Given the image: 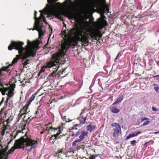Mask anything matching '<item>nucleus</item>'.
Wrapping results in <instances>:
<instances>
[{
  "instance_id": "9",
  "label": "nucleus",
  "mask_w": 159,
  "mask_h": 159,
  "mask_svg": "<svg viewBox=\"0 0 159 159\" xmlns=\"http://www.w3.org/2000/svg\"><path fill=\"white\" fill-rule=\"evenodd\" d=\"M70 135L72 137H76L80 135L79 130L77 128H74L70 131Z\"/></svg>"
},
{
  "instance_id": "6",
  "label": "nucleus",
  "mask_w": 159,
  "mask_h": 159,
  "mask_svg": "<svg viewBox=\"0 0 159 159\" xmlns=\"http://www.w3.org/2000/svg\"><path fill=\"white\" fill-rule=\"evenodd\" d=\"M111 126L113 127V135L114 138H117L119 136V134H121V131L120 125L116 123H112L111 125Z\"/></svg>"
},
{
  "instance_id": "35",
  "label": "nucleus",
  "mask_w": 159,
  "mask_h": 159,
  "mask_svg": "<svg viewBox=\"0 0 159 159\" xmlns=\"http://www.w3.org/2000/svg\"><path fill=\"white\" fill-rule=\"evenodd\" d=\"M142 133V132L141 131H139L137 133H136L135 134H134V136H136L138 135H139V134H141Z\"/></svg>"
},
{
  "instance_id": "28",
  "label": "nucleus",
  "mask_w": 159,
  "mask_h": 159,
  "mask_svg": "<svg viewBox=\"0 0 159 159\" xmlns=\"http://www.w3.org/2000/svg\"><path fill=\"white\" fill-rule=\"evenodd\" d=\"M154 85H156V86L154 87L155 90L158 93H159V87L157 85L155 84H154Z\"/></svg>"
},
{
  "instance_id": "37",
  "label": "nucleus",
  "mask_w": 159,
  "mask_h": 159,
  "mask_svg": "<svg viewBox=\"0 0 159 159\" xmlns=\"http://www.w3.org/2000/svg\"><path fill=\"white\" fill-rule=\"evenodd\" d=\"M149 120V118H144L141 119V122H142L145 120Z\"/></svg>"
},
{
  "instance_id": "13",
  "label": "nucleus",
  "mask_w": 159,
  "mask_h": 159,
  "mask_svg": "<svg viewBox=\"0 0 159 159\" xmlns=\"http://www.w3.org/2000/svg\"><path fill=\"white\" fill-rule=\"evenodd\" d=\"M30 105L26 104L21 109L20 111L22 112L25 115H26L30 112V110H28V107Z\"/></svg>"
},
{
  "instance_id": "34",
  "label": "nucleus",
  "mask_w": 159,
  "mask_h": 159,
  "mask_svg": "<svg viewBox=\"0 0 159 159\" xmlns=\"http://www.w3.org/2000/svg\"><path fill=\"white\" fill-rule=\"evenodd\" d=\"M142 133V132L141 131H139L137 133H136L135 134H134V136H136L138 135H139V134H141Z\"/></svg>"
},
{
  "instance_id": "36",
  "label": "nucleus",
  "mask_w": 159,
  "mask_h": 159,
  "mask_svg": "<svg viewBox=\"0 0 159 159\" xmlns=\"http://www.w3.org/2000/svg\"><path fill=\"white\" fill-rule=\"evenodd\" d=\"M48 2L49 3H51L52 2L56 1V0H47Z\"/></svg>"
},
{
  "instance_id": "26",
  "label": "nucleus",
  "mask_w": 159,
  "mask_h": 159,
  "mask_svg": "<svg viewBox=\"0 0 159 159\" xmlns=\"http://www.w3.org/2000/svg\"><path fill=\"white\" fill-rule=\"evenodd\" d=\"M134 137V134H133V133L130 134L129 135H128V136H127V137H126V139L128 140L130 138H131V137Z\"/></svg>"
},
{
  "instance_id": "29",
  "label": "nucleus",
  "mask_w": 159,
  "mask_h": 159,
  "mask_svg": "<svg viewBox=\"0 0 159 159\" xmlns=\"http://www.w3.org/2000/svg\"><path fill=\"white\" fill-rule=\"evenodd\" d=\"M33 119V117H32L31 118H30V117H28L27 119L26 120L25 122H26V123H29V122Z\"/></svg>"
},
{
  "instance_id": "41",
  "label": "nucleus",
  "mask_w": 159,
  "mask_h": 159,
  "mask_svg": "<svg viewBox=\"0 0 159 159\" xmlns=\"http://www.w3.org/2000/svg\"><path fill=\"white\" fill-rule=\"evenodd\" d=\"M30 61V60L29 59V60H27V61H25L24 63V64L25 65H27V64H28L29 63V62H28L29 61Z\"/></svg>"
},
{
  "instance_id": "2",
  "label": "nucleus",
  "mask_w": 159,
  "mask_h": 159,
  "mask_svg": "<svg viewBox=\"0 0 159 159\" xmlns=\"http://www.w3.org/2000/svg\"><path fill=\"white\" fill-rule=\"evenodd\" d=\"M71 43L68 40H65L62 42L61 49H59V52L53 55V60L48 62V67L50 69H52V72L49 75V77H55L57 74V70L60 64L61 65L64 64L63 58L64 57L65 53L67 49L71 45Z\"/></svg>"
},
{
  "instance_id": "38",
  "label": "nucleus",
  "mask_w": 159,
  "mask_h": 159,
  "mask_svg": "<svg viewBox=\"0 0 159 159\" xmlns=\"http://www.w3.org/2000/svg\"><path fill=\"white\" fill-rule=\"evenodd\" d=\"M85 110V108H84L83 109H82L81 110V112L80 114V115H82V114L84 113V111Z\"/></svg>"
},
{
  "instance_id": "10",
  "label": "nucleus",
  "mask_w": 159,
  "mask_h": 159,
  "mask_svg": "<svg viewBox=\"0 0 159 159\" xmlns=\"http://www.w3.org/2000/svg\"><path fill=\"white\" fill-rule=\"evenodd\" d=\"M79 134L80 135L79 136V138L82 141L85 137L87 136L88 132L83 130L80 132H79Z\"/></svg>"
},
{
  "instance_id": "55",
  "label": "nucleus",
  "mask_w": 159,
  "mask_h": 159,
  "mask_svg": "<svg viewBox=\"0 0 159 159\" xmlns=\"http://www.w3.org/2000/svg\"><path fill=\"white\" fill-rule=\"evenodd\" d=\"M51 30H52V28L51 29Z\"/></svg>"
},
{
  "instance_id": "21",
  "label": "nucleus",
  "mask_w": 159,
  "mask_h": 159,
  "mask_svg": "<svg viewBox=\"0 0 159 159\" xmlns=\"http://www.w3.org/2000/svg\"><path fill=\"white\" fill-rule=\"evenodd\" d=\"M8 90H9V91L8 92V93L7 95L9 97H12L14 95L13 90H11L10 88H9V89Z\"/></svg>"
},
{
  "instance_id": "5",
  "label": "nucleus",
  "mask_w": 159,
  "mask_h": 159,
  "mask_svg": "<svg viewBox=\"0 0 159 159\" xmlns=\"http://www.w3.org/2000/svg\"><path fill=\"white\" fill-rule=\"evenodd\" d=\"M70 33L78 40L82 42L86 43L88 41V36L83 30L78 26H75L70 30Z\"/></svg>"
},
{
  "instance_id": "39",
  "label": "nucleus",
  "mask_w": 159,
  "mask_h": 159,
  "mask_svg": "<svg viewBox=\"0 0 159 159\" xmlns=\"http://www.w3.org/2000/svg\"><path fill=\"white\" fill-rule=\"evenodd\" d=\"M152 110L154 111H157L158 110V109H157L156 108L154 107H152Z\"/></svg>"
},
{
  "instance_id": "12",
  "label": "nucleus",
  "mask_w": 159,
  "mask_h": 159,
  "mask_svg": "<svg viewBox=\"0 0 159 159\" xmlns=\"http://www.w3.org/2000/svg\"><path fill=\"white\" fill-rule=\"evenodd\" d=\"M87 130L90 132H92L96 128V126L94 123H90L87 126Z\"/></svg>"
},
{
  "instance_id": "32",
  "label": "nucleus",
  "mask_w": 159,
  "mask_h": 159,
  "mask_svg": "<svg viewBox=\"0 0 159 159\" xmlns=\"http://www.w3.org/2000/svg\"><path fill=\"white\" fill-rule=\"evenodd\" d=\"M136 141L135 140H133L131 141L130 142L132 146H134L135 145Z\"/></svg>"
},
{
  "instance_id": "44",
  "label": "nucleus",
  "mask_w": 159,
  "mask_h": 159,
  "mask_svg": "<svg viewBox=\"0 0 159 159\" xmlns=\"http://www.w3.org/2000/svg\"><path fill=\"white\" fill-rule=\"evenodd\" d=\"M23 116H23V121H25V120H25V117L26 116H25V115H23Z\"/></svg>"
},
{
  "instance_id": "3",
  "label": "nucleus",
  "mask_w": 159,
  "mask_h": 159,
  "mask_svg": "<svg viewBox=\"0 0 159 159\" xmlns=\"http://www.w3.org/2000/svg\"><path fill=\"white\" fill-rule=\"evenodd\" d=\"M40 16L38 18L36 17L37 12L36 11H34V18L35 20L34 27V29H33V30H37L39 33V38L40 39L42 38V36L44 35L45 32V27L42 25H40V22L42 21L43 22H46V18H45L44 15L48 14V11L47 10L44 9L42 11H40Z\"/></svg>"
},
{
  "instance_id": "53",
  "label": "nucleus",
  "mask_w": 159,
  "mask_h": 159,
  "mask_svg": "<svg viewBox=\"0 0 159 159\" xmlns=\"http://www.w3.org/2000/svg\"><path fill=\"white\" fill-rule=\"evenodd\" d=\"M156 79V80H158L159 79L157 78V79Z\"/></svg>"
},
{
  "instance_id": "50",
  "label": "nucleus",
  "mask_w": 159,
  "mask_h": 159,
  "mask_svg": "<svg viewBox=\"0 0 159 159\" xmlns=\"http://www.w3.org/2000/svg\"><path fill=\"white\" fill-rule=\"evenodd\" d=\"M148 142H146L143 145V146L145 145L146 144H147V143Z\"/></svg>"
},
{
  "instance_id": "15",
  "label": "nucleus",
  "mask_w": 159,
  "mask_h": 159,
  "mask_svg": "<svg viewBox=\"0 0 159 159\" xmlns=\"http://www.w3.org/2000/svg\"><path fill=\"white\" fill-rule=\"evenodd\" d=\"M124 98V95L122 94L119 96L117 99L116 101L114 102L112 105H115L117 103L120 102L123 100Z\"/></svg>"
},
{
  "instance_id": "52",
  "label": "nucleus",
  "mask_w": 159,
  "mask_h": 159,
  "mask_svg": "<svg viewBox=\"0 0 159 159\" xmlns=\"http://www.w3.org/2000/svg\"><path fill=\"white\" fill-rule=\"evenodd\" d=\"M2 111H3V109H2L1 111H0V114H1L2 113Z\"/></svg>"
},
{
  "instance_id": "18",
  "label": "nucleus",
  "mask_w": 159,
  "mask_h": 159,
  "mask_svg": "<svg viewBox=\"0 0 159 159\" xmlns=\"http://www.w3.org/2000/svg\"><path fill=\"white\" fill-rule=\"evenodd\" d=\"M7 148H5L0 152V156H1L2 158H3V157H6V155H7V154L5 153V152L7 151Z\"/></svg>"
},
{
  "instance_id": "23",
  "label": "nucleus",
  "mask_w": 159,
  "mask_h": 159,
  "mask_svg": "<svg viewBox=\"0 0 159 159\" xmlns=\"http://www.w3.org/2000/svg\"><path fill=\"white\" fill-rule=\"evenodd\" d=\"M48 62L47 63L46 65L44 66H43L41 68V70H40L42 72H44L45 70V68H49L48 65Z\"/></svg>"
},
{
  "instance_id": "1",
  "label": "nucleus",
  "mask_w": 159,
  "mask_h": 159,
  "mask_svg": "<svg viewBox=\"0 0 159 159\" xmlns=\"http://www.w3.org/2000/svg\"><path fill=\"white\" fill-rule=\"evenodd\" d=\"M27 45L24 48L22 47L24 43L22 42H14L12 41L11 44L8 46V49L9 50H11L12 49H15L18 51L19 54L17 55L12 62V65H13L17 62L19 59L20 58L24 59L31 56L34 57L36 55V52L37 49L36 48L39 43L37 42H33L31 43L29 40H28Z\"/></svg>"
},
{
  "instance_id": "4",
  "label": "nucleus",
  "mask_w": 159,
  "mask_h": 159,
  "mask_svg": "<svg viewBox=\"0 0 159 159\" xmlns=\"http://www.w3.org/2000/svg\"><path fill=\"white\" fill-rule=\"evenodd\" d=\"M15 145L17 146L16 148H25L27 153H29L37 146V142L26 137L25 138L22 137L16 140Z\"/></svg>"
},
{
  "instance_id": "54",
  "label": "nucleus",
  "mask_w": 159,
  "mask_h": 159,
  "mask_svg": "<svg viewBox=\"0 0 159 159\" xmlns=\"http://www.w3.org/2000/svg\"><path fill=\"white\" fill-rule=\"evenodd\" d=\"M116 143H119V142H116Z\"/></svg>"
},
{
  "instance_id": "48",
  "label": "nucleus",
  "mask_w": 159,
  "mask_h": 159,
  "mask_svg": "<svg viewBox=\"0 0 159 159\" xmlns=\"http://www.w3.org/2000/svg\"><path fill=\"white\" fill-rule=\"evenodd\" d=\"M118 54H119L117 55V56H116V57L115 59V60H116L117 59V57H118Z\"/></svg>"
},
{
  "instance_id": "11",
  "label": "nucleus",
  "mask_w": 159,
  "mask_h": 159,
  "mask_svg": "<svg viewBox=\"0 0 159 159\" xmlns=\"http://www.w3.org/2000/svg\"><path fill=\"white\" fill-rule=\"evenodd\" d=\"M91 0H80V5L85 7H88L90 4Z\"/></svg>"
},
{
  "instance_id": "27",
  "label": "nucleus",
  "mask_w": 159,
  "mask_h": 159,
  "mask_svg": "<svg viewBox=\"0 0 159 159\" xmlns=\"http://www.w3.org/2000/svg\"><path fill=\"white\" fill-rule=\"evenodd\" d=\"M80 98L78 99L75 102L74 104L72 105V107H74L75 105H77L78 104H79L80 102L81 101H80Z\"/></svg>"
},
{
  "instance_id": "8",
  "label": "nucleus",
  "mask_w": 159,
  "mask_h": 159,
  "mask_svg": "<svg viewBox=\"0 0 159 159\" xmlns=\"http://www.w3.org/2000/svg\"><path fill=\"white\" fill-rule=\"evenodd\" d=\"M87 114L86 116L84 117H83V116L80 115V117L77 118V120H79L80 124L75 125V126L81 127L83 125L85 124V121L87 119Z\"/></svg>"
},
{
  "instance_id": "51",
  "label": "nucleus",
  "mask_w": 159,
  "mask_h": 159,
  "mask_svg": "<svg viewBox=\"0 0 159 159\" xmlns=\"http://www.w3.org/2000/svg\"><path fill=\"white\" fill-rule=\"evenodd\" d=\"M45 131V130H44V131H42V132H40V133H41V134H43L44 133V131Z\"/></svg>"
},
{
  "instance_id": "40",
  "label": "nucleus",
  "mask_w": 159,
  "mask_h": 159,
  "mask_svg": "<svg viewBox=\"0 0 159 159\" xmlns=\"http://www.w3.org/2000/svg\"><path fill=\"white\" fill-rule=\"evenodd\" d=\"M39 112L38 110L36 111L35 112V115H36V116H37L39 115Z\"/></svg>"
},
{
  "instance_id": "14",
  "label": "nucleus",
  "mask_w": 159,
  "mask_h": 159,
  "mask_svg": "<svg viewBox=\"0 0 159 159\" xmlns=\"http://www.w3.org/2000/svg\"><path fill=\"white\" fill-rule=\"evenodd\" d=\"M82 141L80 139H76L72 143V145L73 146H77L80 147L81 145V142Z\"/></svg>"
},
{
  "instance_id": "46",
  "label": "nucleus",
  "mask_w": 159,
  "mask_h": 159,
  "mask_svg": "<svg viewBox=\"0 0 159 159\" xmlns=\"http://www.w3.org/2000/svg\"><path fill=\"white\" fill-rule=\"evenodd\" d=\"M159 77V75H157L154 76L153 77V78H155V77Z\"/></svg>"
},
{
  "instance_id": "47",
  "label": "nucleus",
  "mask_w": 159,
  "mask_h": 159,
  "mask_svg": "<svg viewBox=\"0 0 159 159\" xmlns=\"http://www.w3.org/2000/svg\"><path fill=\"white\" fill-rule=\"evenodd\" d=\"M158 133H159V131H157V132H154L153 133L154 134H157Z\"/></svg>"
},
{
  "instance_id": "31",
  "label": "nucleus",
  "mask_w": 159,
  "mask_h": 159,
  "mask_svg": "<svg viewBox=\"0 0 159 159\" xmlns=\"http://www.w3.org/2000/svg\"><path fill=\"white\" fill-rule=\"evenodd\" d=\"M50 140H53L54 141L55 140H56L55 136L54 135H52L51 137L50 138Z\"/></svg>"
},
{
  "instance_id": "19",
  "label": "nucleus",
  "mask_w": 159,
  "mask_h": 159,
  "mask_svg": "<svg viewBox=\"0 0 159 159\" xmlns=\"http://www.w3.org/2000/svg\"><path fill=\"white\" fill-rule=\"evenodd\" d=\"M64 152L63 150H60L57 153H56L55 156H57L58 158H61L62 155H63Z\"/></svg>"
},
{
  "instance_id": "30",
  "label": "nucleus",
  "mask_w": 159,
  "mask_h": 159,
  "mask_svg": "<svg viewBox=\"0 0 159 159\" xmlns=\"http://www.w3.org/2000/svg\"><path fill=\"white\" fill-rule=\"evenodd\" d=\"M150 123V121H148V120L144 122V123L142 125H141V126H145L147 125H148V124H149Z\"/></svg>"
},
{
  "instance_id": "24",
  "label": "nucleus",
  "mask_w": 159,
  "mask_h": 159,
  "mask_svg": "<svg viewBox=\"0 0 159 159\" xmlns=\"http://www.w3.org/2000/svg\"><path fill=\"white\" fill-rule=\"evenodd\" d=\"M25 115L23 113V112H21V111H20V113L19 114L18 116V121L20 120V119L21 118L22 116Z\"/></svg>"
},
{
  "instance_id": "16",
  "label": "nucleus",
  "mask_w": 159,
  "mask_h": 159,
  "mask_svg": "<svg viewBox=\"0 0 159 159\" xmlns=\"http://www.w3.org/2000/svg\"><path fill=\"white\" fill-rule=\"evenodd\" d=\"M111 111L115 114L118 113L120 112V110L117 109V107H110Z\"/></svg>"
},
{
  "instance_id": "7",
  "label": "nucleus",
  "mask_w": 159,
  "mask_h": 159,
  "mask_svg": "<svg viewBox=\"0 0 159 159\" xmlns=\"http://www.w3.org/2000/svg\"><path fill=\"white\" fill-rule=\"evenodd\" d=\"M98 24L97 25V27L99 30H101L104 27L107 25V21L104 20L103 19H98Z\"/></svg>"
},
{
  "instance_id": "42",
  "label": "nucleus",
  "mask_w": 159,
  "mask_h": 159,
  "mask_svg": "<svg viewBox=\"0 0 159 159\" xmlns=\"http://www.w3.org/2000/svg\"><path fill=\"white\" fill-rule=\"evenodd\" d=\"M49 129H52L54 131L57 130V128H52V127H49Z\"/></svg>"
},
{
  "instance_id": "43",
  "label": "nucleus",
  "mask_w": 159,
  "mask_h": 159,
  "mask_svg": "<svg viewBox=\"0 0 159 159\" xmlns=\"http://www.w3.org/2000/svg\"><path fill=\"white\" fill-rule=\"evenodd\" d=\"M97 156V155L93 156L91 158V159H95V158Z\"/></svg>"
},
{
  "instance_id": "49",
  "label": "nucleus",
  "mask_w": 159,
  "mask_h": 159,
  "mask_svg": "<svg viewBox=\"0 0 159 159\" xmlns=\"http://www.w3.org/2000/svg\"><path fill=\"white\" fill-rule=\"evenodd\" d=\"M3 91V89H2V88H0V91L1 92H2Z\"/></svg>"
},
{
  "instance_id": "22",
  "label": "nucleus",
  "mask_w": 159,
  "mask_h": 159,
  "mask_svg": "<svg viewBox=\"0 0 159 159\" xmlns=\"http://www.w3.org/2000/svg\"><path fill=\"white\" fill-rule=\"evenodd\" d=\"M90 35L95 37V39L97 40L96 38H97L98 36L97 32L95 31H93L91 33Z\"/></svg>"
},
{
  "instance_id": "45",
  "label": "nucleus",
  "mask_w": 159,
  "mask_h": 159,
  "mask_svg": "<svg viewBox=\"0 0 159 159\" xmlns=\"http://www.w3.org/2000/svg\"><path fill=\"white\" fill-rule=\"evenodd\" d=\"M90 36L91 38H92V39H94V38H95V37H94V36H92L91 35H90Z\"/></svg>"
},
{
  "instance_id": "33",
  "label": "nucleus",
  "mask_w": 159,
  "mask_h": 159,
  "mask_svg": "<svg viewBox=\"0 0 159 159\" xmlns=\"http://www.w3.org/2000/svg\"><path fill=\"white\" fill-rule=\"evenodd\" d=\"M142 133V132L141 131H139L137 133H136L135 134H134V136H136L138 135H139V134H141Z\"/></svg>"
},
{
  "instance_id": "25",
  "label": "nucleus",
  "mask_w": 159,
  "mask_h": 159,
  "mask_svg": "<svg viewBox=\"0 0 159 159\" xmlns=\"http://www.w3.org/2000/svg\"><path fill=\"white\" fill-rule=\"evenodd\" d=\"M61 133V132H59L58 133H57L56 134L53 135L55 136V137L57 140L60 138V134Z\"/></svg>"
},
{
  "instance_id": "20",
  "label": "nucleus",
  "mask_w": 159,
  "mask_h": 159,
  "mask_svg": "<svg viewBox=\"0 0 159 159\" xmlns=\"http://www.w3.org/2000/svg\"><path fill=\"white\" fill-rule=\"evenodd\" d=\"M35 98V95L34 94H33L32 95V96L30 97L29 100L27 102V104L28 105H30L31 102L34 100Z\"/></svg>"
},
{
  "instance_id": "17",
  "label": "nucleus",
  "mask_w": 159,
  "mask_h": 159,
  "mask_svg": "<svg viewBox=\"0 0 159 159\" xmlns=\"http://www.w3.org/2000/svg\"><path fill=\"white\" fill-rule=\"evenodd\" d=\"M14 146L15 147V148H14V147H12V148L7 152V155L6 157L5 158V159H7V157H8V155L9 154H10L12 152H13L15 149H17L16 148V147L17 146L15 145V143L14 144Z\"/></svg>"
}]
</instances>
